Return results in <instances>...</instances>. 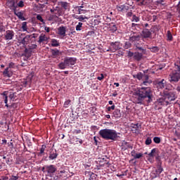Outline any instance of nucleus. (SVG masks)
I'll list each match as a JSON object with an SVG mask.
<instances>
[{
    "mask_svg": "<svg viewBox=\"0 0 180 180\" xmlns=\"http://www.w3.org/2000/svg\"><path fill=\"white\" fill-rule=\"evenodd\" d=\"M124 5H117V9L119 12H123L124 11Z\"/></svg>",
    "mask_w": 180,
    "mask_h": 180,
    "instance_id": "nucleus-41",
    "label": "nucleus"
},
{
    "mask_svg": "<svg viewBox=\"0 0 180 180\" xmlns=\"http://www.w3.org/2000/svg\"><path fill=\"white\" fill-rule=\"evenodd\" d=\"M75 8L85 9L86 8V4H82L81 6H76Z\"/></svg>",
    "mask_w": 180,
    "mask_h": 180,
    "instance_id": "nucleus-51",
    "label": "nucleus"
},
{
    "mask_svg": "<svg viewBox=\"0 0 180 180\" xmlns=\"http://www.w3.org/2000/svg\"><path fill=\"white\" fill-rule=\"evenodd\" d=\"M32 81H33V75H29L26 79H23L20 81V85L22 88H26V86H30L32 85Z\"/></svg>",
    "mask_w": 180,
    "mask_h": 180,
    "instance_id": "nucleus-6",
    "label": "nucleus"
},
{
    "mask_svg": "<svg viewBox=\"0 0 180 180\" xmlns=\"http://www.w3.org/2000/svg\"><path fill=\"white\" fill-rule=\"evenodd\" d=\"M161 164L162 162H158L157 169L155 170L156 174L155 176V178H157V176H160L162 171H164V168H162Z\"/></svg>",
    "mask_w": 180,
    "mask_h": 180,
    "instance_id": "nucleus-17",
    "label": "nucleus"
},
{
    "mask_svg": "<svg viewBox=\"0 0 180 180\" xmlns=\"http://www.w3.org/2000/svg\"><path fill=\"white\" fill-rule=\"evenodd\" d=\"M81 27H82V22H79L78 25L76 26V30H81Z\"/></svg>",
    "mask_w": 180,
    "mask_h": 180,
    "instance_id": "nucleus-53",
    "label": "nucleus"
},
{
    "mask_svg": "<svg viewBox=\"0 0 180 180\" xmlns=\"http://www.w3.org/2000/svg\"><path fill=\"white\" fill-rule=\"evenodd\" d=\"M148 75H144L143 84L146 86H148V85L153 82L151 80L148 79Z\"/></svg>",
    "mask_w": 180,
    "mask_h": 180,
    "instance_id": "nucleus-21",
    "label": "nucleus"
},
{
    "mask_svg": "<svg viewBox=\"0 0 180 180\" xmlns=\"http://www.w3.org/2000/svg\"><path fill=\"white\" fill-rule=\"evenodd\" d=\"M151 143H153V141L151 140V138L148 137L146 140L145 143L146 144V146H150V144H151Z\"/></svg>",
    "mask_w": 180,
    "mask_h": 180,
    "instance_id": "nucleus-48",
    "label": "nucleus"
},
{
    "mask_svg": "<svg viewBox=\"0 0 180 180\" xmlns=\"http://www.w3.org/2000/svg\"><path fill=\"white\" fill-rule=\"evenodd\" d=\"M60 6H61V8H63V9H65V11H67V9H68V8H70V4L67 1H61Z\"/></svg>",
    "mask_w": 180,
    "mask_h": 180,
    "instance_id": "nucleus-29",
    "label": "nucleus"
},
{
    "mask_svg": "<svg viewBox=\"0 0 180 180\" xmlns=\"http://www.w3.org/2000/svg\"><path fill=\"white\" fill-rule=\"evenodd\" d=\"M9 177L6 176H3L0 178V180H8Z\"/></svg>",
    "mask_w": 180,
    "mask_h": 180,
    "instance_id": "nucleus-62",
    "label": "nucleus"
},
{
    "mask_svg": "<svg viewBox=\"0 0 180 180\" xmlns=\"http://www.w3.org/2000/svg\"><path fill=\"white\" fill-rule=\"evenodd\" d=\"M112 115L116 119L122 117V113L120 112V110L119 109L115 110V111L112 112Z\"/></svg>",
    "mask_w": 180,
    "mask_h": 180,
    "instance_id": "nucleus-25",
    "label": "nucleus"
},
{
    "mask_svg": "<svg viewBox=\"0 0 180 180\" xmlns=\"http://www.w3.org/2000/svg\"><path fill=\"white\" fill-rule=\"evenodd\" d=\"M18 179H19V176H12L9 179V180H18Z\"/></svg>",
    "mask_w": 180,
    "mask_h": 180,
    "instance_id": "nucleus-56",
    "label": "nucleus"
},
{
    "mask_svg": "<svg viewBox=\"0 0 180 180\" xmlns=\"http://www.w3.org/2000/svg\"><path fill=\"white\" fill-rule=\"evenodd\" d=\"M136 154H137V153H136V150H134L131 152V155L134 158V157H136Z\"/></svg>",
    "mask_w": 180,
    "mask_h": 180,
    "instance_id": "nucleus-60",
    "label": "nucleus"
},
{
    "mask_svg": "<svg viewBox=\"0 0 180 180\" xmlns=\"http://www.w3.org/2000/svg\"><path fill=\"white\" fill-rule=\"evenodd\" d=\"M85 19H88V17L85 15H79V22H85Z\"/></svg>",
    "mask_w": 180,
    "mask_h": 180,
    "instance_id": "nucleus-44",
    "label": "nucleus"
},
{
    "mask_svg": "<svg viewBox=\"0 0 180 180\" xmlns=\"http://www.w3.org/2000/svg\"><path fill=\"white\" fill-rule=\"evenodd\" d=\"M20 43L23 44V46H26V44L29 43V37H25L22 39L20 40Z\"/></svg>",
    "mask_w": 180,
    "mask_h": 180,
    "instance_id": "nucleus-32",
    "label": "nucleus"
},
{
    "mask_svg": "<svg viewBox=\"0 0 180 180\" xmlns=\"http://www.w3.org/2000/svg\"><path fill=\"white\" fill-rule=\"evenodd\" d=\"M155 105H158L159 106H168L169 104L165 96H163L162 97L157 99V101L155 102Z\"/></svg>",
    "mask_w": 180,
    "mask_h": 180,
    "instance_id": "nucleus-9",
    "label": "nucleus"
},
{
    "mask_svg": "<svg viewBox=\"0 0 180 180\" xmlns=\"http://www.w3.org/2000/svg\"><path fill=\"white\" fill-rule=\"evenodd\" d=\"M67 32V27L61 26L58 28V34L59 36H63V37H65V32Z\"/></svg>",
    "mask_w": 180,
    "mask_h": 180,
    "instance_id": "nucleus-16",
    "label": "nucleus"
},
{
    "mask_svg": "<svg viewBox=\"0 0 180 180\" xmlns=\"http://www.w3.org/2000/svg\"><path fill=\"white\" fill-rule=\"evenodd\" d=\"M155 160L158 161V162H161V157L160 155L158 153L155 156Z\"/></svg>",
    "mask_w": 180,
    "mask_h": 180,
    "instance_id": "nucleus-54",
    "label": "nucleus"
},
{
    "mask_svg": "<svg viewBox=\"0 0 180 180\" xmlns=\"http://www.w3.org/2000/svg\"><path fill=\"white\" fill-rule=\"evenodd\" d=\"M92 34H95V32L94 31H89L87 32V36H92Z\"/></svg>",
    "mask_w": 180,
    "mask_h": 180,
    "instance_id": "nucleus-61",
    "label": "nucleus"
},
{
    "mask_svg": "<svg viewBox=\"0 0 180 180\" xmlns=\"http://www.w3.org/2000/svg\"><path fill=\"white\" fill-rule=\"evenodd\" d=\"M167 37L169 41H172V39H174V37H172V34L171 33V31L169 30L167 31Z\"/></svg>",
    "mask_w": 180,
    "mask_h": 180,
    "instance_id": "nucleus-36",
    "label": "nucleus"
},
{
    "mask_svg": "<svg viewBox=\"0 0 180 180\" xmlns=\"http://www.w3.org/2000/svg\"><path fill=\"white\" fill-rule=\"evenodd\" d=\"M110 46L114 53H116L117 50H120V42L119 41L110 42Z\"/></svg>",
    "mask_w": 180,
    "mask_h": 180,
    "instance_id": "nucleus-12",
    "label": "nucleus"
},
{
    "mask_svg": "<svg viewBox=\"0 0 180 180\" xmlns=\"http://www.w3.org/2000/svg\"><path fill=\"white\" fill-rule=\"evenodd\" d=\"M37 20H39L40 22H41V23H43V25H44L46 23V22L43 19V17H41V15H40V14H38L37 15Z\"/></svg>",
    "mask_w": 180,
    "mask_h": 180,
    "instance_id": "nucleus-39",
    "label": "nucleus"
},
{
    "mask_svg": "<svg viewBox=\"0 0 180 180\" xmlns=\"http://www.w3.org/2000/svg\"><path fill=\"white\" fill-rule=\"evenodd\" d=\"M131 127H132L131 131H133L134 133H139L140 131V129H141V124L137 123V124H133Z\"/></svg>",
    "mask_w": 180,
    "mask_h": 180,
    "instance_id": "nucleus-19",
    "label": "nucleus"
},
{
    "mask_svg": "<svg viewBox=\"0 0 180 180\" xmlns=\"http://www.w3.org/2000/svg\"><path fill=\"white\" fill-rule=\"evenodd\" d=\"M46 145H42L40 148V152L39 153V155H41V154H44V151L46 150Z\"/></svg>",
    "mask_w": 180,
    "mask_h": 180,
    "instance_id": "nucleus-42",
    "label": "nucleus"
},
{
    "mask_svg": "<svg viewBox=\"0 0 180 180\" xmlns=\"http://www.w3.org/2000/svg\"><path fill=\"white\" fill-rule=\"evenodd\" d=\"M134 102L137 105H148L153 102L154 99V95L153 94V91L151 87H140L134 93Z\"/></svg>",
    "mask_w": 180,
    "mask_h": 180,
    "instance_id": "nucleus-1",
    "label": "nucleus"
},
{
    "mask_svg": "<svg viewBox=\"0 0 180 180\" xmlns=\"http://www.w3.org/2000/svg\"><path fill=\"white\" fill-rule=\"evenodd\" d=\"M144 2H145V0H141V1H139V3L138 4V5H139V6H143V5H145Z\"/></svg>",
    "mask_w": 180,
    "mask_h": 180,
    "instance_id": "nucleus-58",
    "label": "nucleus"
},
{
    "mask_svg": "<svg viewBox=\"0 0 180 180\" xmlns=\"http://www.w3.org/2000/svg\"><path fill=\"white\" fill-rule=\"evenodd\" d=\"M15 66V63H10L8 65L9 68H7L4 70L3 74L5 77H8V78H11V77H12L13 73L12 72L9 70L10 68H13V67Z\"/></svg>",
    "mask_w": 180,
    "mask_h": 180,
    "instance_id": "nucleus-10",
    "label": "nucleus"
},
{
    "mask_svg": "<svg viewBox=\"0 0 180 180\" xmlns=\"http://www.w3.org/2000/svg\"><path fill=\"white\" fill-rule=\"evenodd\" d=\"M78 15H82V14H85L88 12V11L84 9V8H75Z\"/></svg>",
    "mask_w": 180,
    "mask_h": 180,
    "instance_id": "nucleus-33",
    "label": "nucleus"
},
{
    "mask_svg": "<svg viewBox=\"0 0 180 180\" xmlns=\"http://www.w3.org/2000/svg\"><path fill=\"white\" fill-rule=\"evenodd\" d=\"M58 157V153H57L56 150H50L49 151V161H53V160H56Z\"/></svg>",
    "mask_w": 180,
    "mask_h": 180,
    "instance_id": "nucleus-11",
    "label": "nucleus"
},
{
    "mask_svg": "<svg viewBox=\"0 0 180 180\" xmlns=\"http://www.w3.org/2000/svg\"><path fill=\"white\" fill-rule=\"evenodd\" d=\"M153 141L156 144H160L161 143V138L158 136H155L153 138Z\"/></svg>",
    "mask_w": 180,
    "mask_h": 180,
    "instance_id": "nucleus-40",
    "label": "nucleus"
},
{
    "mask_svg": "<svg viewBox=\"0 0 180 180\" xmlns=\"http://www.w3.org/2000/svg\"><path fill=\"white\" fill-rule=\"evenodd\" d=\"M115 108H116V106L115 105H112V106L108 107L107 110L108 112H110L111 110H115Z\"/></svg>",
    "mask_w": 180,
    "mask_h": 180,
    "instance_id": "nucleus-52",
    "label": "nucleus"
},
{
    "mask_svg": "<svg viewBox=\"0 0 180 180\" xmlns=\"http://www.w3.org/2000/svg\"><path fill=\"white\" fill-rule=\"evenodd\" d=\"M8 98L11 101H15V93H11L8 96Z\"/></svg>",
    "mask_w": 180,
    "mask_h": 180,
    "instance_id": "nucleus-49",
    "label": "nucleus"
},
{
    "mask_svg": "<svg viewBox=\"0 0 180 180\" xmlns=\"http://www.w3.org/2000/svg\"><path fill=\"white\" fill-rule=\"evenodd\" d=\"M104 78L105 77L103 76V74H101L100 77H97V79H98V81H102Z\"/></svg>",
    "mask_w": 180,
    "mask_h": 180,
    "instance_id": "nucleus-59",
    "label": "nucleus"
},
{
    "mask_svg": "<svg viewBox=\"0 0 180 180\" xmlns=\"http://www.w3.org/2000/svg\"><path fill=\"white\" fill-rule=\"evenodd\" d=\"M141 157H143V153H136L134 158L135 160H139V158H141Z\"/></svg>",
    "mask_w": 180,
    "mask_h": 180,
    "instance_id": "nucleus-50",
    "label": "nucleus"
},
{
    "mask_svg": "<svg viewBox=\"0 0 180 180\" xmlns=\"http://www.w3.org/2000/svg\"><path fill=\"white\" fill-rule=\"evenodd\" d=\"M165 98H166V101H167L169 105L172 102V101H175L176 99V93L174 91H170L169 93H166L164 94Z\"/></svg>",
    "mask_w": 180,
    "mask_h": 180,
    "instance_id": "nucleus-8",
    "label": "nucleus"
},
{
    "mask_svg": "<svg viewBox=\"0 0 180 180\" xmlns=\"http://www.w3.org/2000/svg\"><path fill=\"white\" fill-rule=\"evenodd\" d=\"M37 48V45L36 44H32L29 46L30 50H34V49Z\"/></svg>",
    "mask_w": 180,
    "mask_h": 180,
    "instance_id": "nucleus-55",
    "label": "nucleus"
},
{
    "mask_svg": "<svg viewBox=\"0 0 180 180\" xmlns=\"http://www.w3.org/2000/svg\"><path fill=\"white\" fill-rule=\"evenodd\" d=\"M158 154V150L157 148H153L151 150L150 153H148V157H155Z\"/></svg>",
    "mask_w": 180,
    "mask_h": 180,
    "instance_id": "nucleus-28",
    "label": "nucleus"
},
{
    "mask_svg": "<svg viewBox=\"0 0 180 180\" xmlns=\"http://www.w3.org/2000/svg\"><path fill=\"white\" fill-rule=\"evenodd\" d=\"M14 15L18 18V19H20V20H26V18L23 17V13L22 11L17 12L16 9L13 11Z\"/></svg>",
    "mask_w": 180,
    "mask_h": 180,
    "instance_id": "nucleus-20",
    "label": "nucleus"
},
{
    "mask_svg": "<svg viewBox=\"0 0 180 180\" xmlns=\"http://www.w3.org/2000/svg\"><path fill=\"white\" fill-rule=\"evenodd\" d=\"M98 134L105 140H112L117 139V131L115 129H104L99 131Z\"/></svg>",
    "mask_w": 180,
    "mask_h": 180,
    "instance_id": "nucleus-2",
    "label": "nucleus"
},
{
    "mask_svg": "<svg viewBox=\"0 0 180 180\" xmlns=\"http://www.w3.org/2000/svg\"><path fill=\"white\" fill-rule=\"evenodd\" d=\"M1 96H3V99H4V103L6 104V107L8 108L9 105H8V91H4L1 94Z\"/></svg>",
    "mask_w": 180,
    "mask_h": 180,
    "instance_id": "nucleus-23",
    "label": "nucleus"
},
{
    "mask_svg": "<svg viewBox=\"0 0 180 180\" xmlns=\"http://www.w3.org/2000/svg\"><path fill=\"white\" fill-rule=\"evenodd\" d=\"M131 47V43L130 41H126L124 46V49H130Z\"/></svg>",
    "mask_w": 180,
    "mask_h": 180,
    "instance_id": "nucleus-45",
    "label": "nucleus"
},
{
    "mask_svg": "<svg viewBox=\"0 0 180 180\" xmlns=\"http://www.w3.org/2000/svg\"><path fill=\"white\" fill-rule=\"evenodd\" d=\"M22 29L23 32L27 31V22H23L22 23Z\"/></svg>",
    "mask_w": 180,
    "mask_h": 180,
    "instance_id": "nucleus-38",
    "label": "nucleus"
},
{
    "mask_svg": "<svg viewBox=\"0 0 180 180\" xmlns=\"http://www.w3.org/2000/svg\"><path fill=\"white\" fill-rule=\"evenodd\" d=\"M167 85V82L165 79H162L161 81H159L157 84V88L158 89H164Z\"/></svg>",
    "mask_w": 180,
    "mask_h": 180,
    "instance_id": "nucleus-18",
    "label": "nucleus"
},
{
    "mask_svg": "<svg viewBox=\"0 0 180 180\" xmlns=\"http://www.w3.org/2000/svg\"><path fill=\"white\" fill-rule=\"evenodd\" d=\"M47 40H49V38L47 37H46L45 34H41L39 37L38 43H39V44H41V43H43V41H47Z\"/></svg>",
    "mask_w": 180,
    "mask_h": 180,
    "instance_id": "nucleus-24",
    "label": "nucleus"
},
{
    "mask_svg": "<svg viewBox=\"0 0 180 180\" xmlns=\"http://www.w3.org/2000/svg\"><path fill=\"white\" fill-rule=\"evenodd\" d=\"M176 91H177V92H180V83H179V85L176 86Z\"/></svg>",
    "mask_w": 180,
    "mask_h": 180,
    "instance_id": "nucleus-64",
    "label": "nucleus"
},
{
    "mask_svg": "<svg viewBox=\"0 0 180 180\" xmlns=\"http://www.w3.org/2000/svg\"><path fill=\"white\" fill-rule=\"evenodd\" d=\"M42 172L46 174V176L50 178L51 180H56L57 179L55 178L54 174L57 171V167H56L53 165H44L42 169Z\"/></svg>",
    "mask_w": 180,
    "mask_h": 180,
    "instance_id": "nucleus-4",
    "label": "nucleus"
},
{
    "mask_svg": "<svg viewBox=\"0 0 180 180\" xmlns=\"http://www.w3.org/2000/svg\"><path fill=\"white\" fill-rule=\"evenodd\" d=\"M131 22H140V18L137 17L136 15H133Z\"/></svg>",
    "mask_w": 180,
    "mask_h": 180,
    "instance_id": "nucleus-43",
    "label": "nucleus"
},
{
    "mask_svg": "<svg viewBox=\"0 0 180 180\" xmlns=\"http://www.w3.org/2000/svg\"><path fill=\"white\" fill-rule=\"evenodd\" d=\"M180 79V59L174 63V70L169 75V81L172 84L178 82Z\"/></svg>",
    "mask_w": 180,
    "mask_h": 180,
    "instance_id": "nucleus-3",
    "label": "nucleus"
},
{
    "mask_svg": "<svg viewBox=\"0 0 180 180\" xmlns=\"http://www.w3.org/2000/svg\"><path fill=\"white\" fill-rule=\"evenodd\" d=\"M70 103H71V100H70V99L67 100L64 103L63 108H65V109H67V108H68V106H70Z\"/></svg>",
    "mask_w": 180,
    "mask_h": 180,
    "instance_id": "nucleus-46",
    "label": "nucleus"
},
{
    "mask_svg": "<svg viewBox=\"0 0 180 180\" xmlns=\"http://www.w3.org/2000/svg\"><path fill=\"white\" fill-rule=\"evenodd\" d=\"M136 50H139V51H141L142 54H146V53H147V50L144 49L141 46H136Z\"/></svg>",
    "mask_w": 180,
    "mask_h": 180,
    "instance_id": "nucleus-34",
    "label": "nucleus"
},
{
    "mask_svg": "<svg viewBox=\"0 0 180 180\" xmlns=\"http://www.w3.org/2000/svg\"><path fill=\"white\" fill-rule=\"evenodd\" d=\"M15 6H17V8H23L25 6V1H23V0H20V1L17 2Z\"/></svg>",
    "mask_w": 180,
    "mask_h": 180,
    "instance_id": "nucleus-35",
    "label": "nucleus"
},
{
    "mask_svg": "<svg viewBox=\"0 0 180 180\" xmlns=\"http://www.w3.org/2000/svg\"><path fill=\"white\" fill-rule=\"evenodd\" d=\"M77 63V58L72 57H67L64 60L58 64L60 70H65V68H70L71 65H75Z\"/></svg>",
    "mask_w": 180,
    "mask_h": 180,
    "instance_id": "nucleus-5",
    "label": "nucleus"
},
{
    "mask_svg": "<svg viewBox=\"0 0 180 180\" xmlns=\"http://www.w3.org/2000/svg\"><path fill=\"white\" fill-rule=\"evenodd\" d=\"M51 43L52 47H58V46H60V43H58V41L56 39H52Z\"/></svg>",
    "mask_w": 180,
    "mask_h": 180,
    "instance_id": "nucleus-31",
    "label": "nucleus"
},
{
    "mask_svg": "<svg viewBox=\"0 0 180 180\" xmlns=\"http://www.w3.org/2000/svg\"><path fill=\"white\" fill-rule=\"evenodd\" d=\"M149 49L152 51V53H158V51H160L158 46H153L149 48Z\"/></svg>",
    "mask_w": 180,
    "mask_h": 180,
    "instance_id": "nucleus-37",
    "label": "nucleus"
},
{
    "mask_svg": "<svg viewBox=\"0 0 180 180\" xmlns=\"http://www.w3.org/2000/svg\"><path fill=\"white\" fill-rule=\"evenodd\" d=\"M136 34V32H132L129 39V41H139L140 39H141V36L140 34Z\"/></svg>",
    "mask_w": 180,
    "mask_h": 180,
    "instance_id": "nucleus-14",
    "label": "nucleus"
},
{
    "mask_svg": "<svg viewBox=\"0 0 180 180\" xmlns=\"http://www.w3.org/2000/svg\"><path fill=\"white\" fill-rule=\"evenodd\" d=\"M6 5L10 9H13V11L17 8L16 5L15 4V0H8L6 3Z\"/></svg>",
    "mask_w": 180,
    "mask_h": 180,
    "instance_id": "nucleus-15",
    "label": "nucleus"
},
{
    "mask_svg": "<svg viewBox=\"0 0 180 180\" xmlns=\"http://www.w3.org/2000/svg\"><path fill=\"white\" fill-rule=\"evenodd\" d=\"M122 150H127V148H133V146H131L130 143L124 141L122 142Z\"/></svg>",
    "mask_w": 180,
    "mask_h": 180,
    "instance_id": "nucleus-26",
    "label": "nucleus"
},
{
    "mask_svg": "<svg viewBox=\"0 0 180 180\" xmlns=\"http://www.w3.org/2000/svg\"><path fill=\"white\" fill-rule=\"evenodd\" d=\"M15 36V32L13 30H7L4 34V37L6 40H12Z\"/></svg>",
    "mask_w": 180,
    "mask_h": 180,
    "instance_id": "nucleus-13",
    "label": "nucleus"
},
{
    "mask_svg": "<svg viewBox=\"0 0 180 180\" xmlns=\"http://www.w3.org/2000/svg\"><path fill=\"white\" fill-rule=\"evenodd\" d=\"M134 58L136 61H140L143 58V53L135 52L134 54Z\"/></svg>",
    "mask_w": 180,
    "mask_h": 180,
    "instance_id": "nucleus-22",
    "label": "nucleus"
},
{
    "mask_svg": "<svg viewBox=\"0 0 180 180\" xmlns=\"http://www.w3.org/2000/svg\"><path fill=\"white\" fill-rule=\"evenodd\" d=\"M72 18H74V19H77V20H79V15L73 14V15H72Z\"/></svg>",
    "mask_w": 180,
    "mask_h": 180,
    "instance_id": "nucleus-63",
    "label": "nucleus"
},
{
    "mask_svg": "<svg viewBox=\"0 0 180 180\" xmlns=\"http://www.w3.org/2000/svg\"><path fill=\"white\" fill-rule=\"evenodd\" d=\"M136 78L137 79H143V78H144V75L141 72H139L136 75Z\"/></svg>",
    "mask_w": 180,
    "mask_h": 180,
    "instance_id": "nucleus-47",
    "label": "nucleus"
},
{
    "mask_svg": "<svg viewBox=\"0 0 180 180\" xmlns=\"http://www.w3.org/2000/svg\"><path fill=\"white\" fill-rule=\"evenodd\" d=\"M128 57H134V53L129 51H128Z\"/></svg>",
    "mask_w": 180,
    "mask_h": 180,
    "instance_id": "nucleus-57",
    "label": "nucleus"
},
{
    "mask_svg": "<svg viewBox=\"0 0 180 180\" xmlns=\"http://www.w3.org/2000/svg\"><path fill=\"white\" fill-rule=\"evenodd\" d=\"M153 33H154L153 30L145 28L141 32V37L142 39H153Z\"/></svg>",
    "mask_w": 180,
    "mask_h": 180,
    "instance_id": "nucleus-7",
    "label": "nucleus"
},
{
    "mask_svg": "<svg viewBox=\"0 0 180 180\" xmlns=\"http://www.w3.org/2000/svg\"><path fill=\"white\" fill-rule=\"evenodd\" d=\"M51 54L53 58H56L58 56H60V51L58 49H52Z\"/></svg>",
    "mask_w": 180,
    "mask_h": 180,
    "instance_id": "nucleus-30",
    "label": "nucleus"
},
{
    "mask_svg": "<svg viewBox=\"0 0 180 180\" xmlns=\"http://www.w3.org/2000/svg\"><path fill=\"white\" fill-rule=\"evenodd\" d=\"M109 29L111 33H115V32L117 30V27L116 26V25L112 22L111 24H109Z\"/></svg>",
    "mask_w": 180,
    "mask_h": 180,
    "instance_id": "nucleus-27",
    "label": "nucleus"
}]
</instances>
